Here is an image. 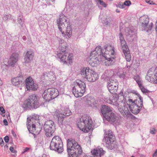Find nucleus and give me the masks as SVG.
<instances>
[{
  "label": "nucleus",
  "instance_id": "obj_14",
  "mask_svg": "<svg viewBox=\"0 0 157 157\" xmlns=\"http://www.w3.org/2000/svg\"><path fill=\"white\" fill-rule=\"evenodd\" d=\"M59 16V19L57 20V22L59 30L62 33V34H63L64 31L63 30L62 28L63 27V29H64V26L66 25V23L65 24L64 22H66L67 20L65 17H64V16L63 14H61Z\"/></svg>",
  "mask_w": 157,
  "mask_h": 157
},
{
  "label": "nucleus",
  "instance_id": "obj_33",
  "mask_svg": "<svg viewBox=\"0 0 157 157\" xmlns=\"http://www.w3.org/2000/svg\"><path fill=\"white\" fill-rule=\"evenodd\" d=\"M127 35L128 37H130L131 38V40H132L136 38V32L131 29L128 30Z\"/></svg>",
  "mask_w": 157,
  "mask_h": 157
},
{
  "label": "nucleus",
  "instance_id": "obj_28",
  "mask_svg": "<svg viewBox=\"0 0 157 157\" xmlns=\"http://www.w3.org/2000/svg\"><path fill=\"white\" fill-rule=\"evenodd\" d=\"M77 86L78 87V89H81L82 92H85L86 89V84L83 82H82L80 80H77L75 83V86Z\"/></svg>",
  "mask_w": 157,
  "mask_h": 157
},
{
  "label": "nucleus",
  "instance_id": "obj_39",
  "mask_svg": "<svg viewBox=\"0 0 157 157\" xmlns=\"http://www.w3.org/2000/svg\"><path fill=\"white\" fill-rule=\"evenodd\" d=\"M48 75H47V72H44L43 74L41 75L40 77V79L41 81H43L44 80H48Z\"/></svg>",
  "mask_w": 157,
  "mask_h": 157
},
{
  "label": "nucleus",
  "instance_id": "obj_56",
  "mask_svg": "<svg viewBox=\"0 0 157 157\" xmlns=\"http://www.w3.org/2000/svg\"><path fill=\"white\" fill-rule=\"evenodd\" d=\"M0 111L2 113H5V111L2 106H1L0 107Z\"/></svg>",
  "mask_w": 157,
  "mask_h": 157
},
{
  "label": "nucleus",
  "instance_id": "obj_21",
  "mask_svg": "<svg viewBox=\"0 0 157 157\" xmlns=\"http://www.w3.org/2000/svg\"><path fill=\"white\" fill-rule=\"evenodd\" d=\"M19 55L17 53H13L11 56L9 61L8 64L10 66L14 65L18 60Z\"/></svg>",
  "mask_w": 157,
  "mask_h": 157
},
{
  "label": "nucleus",
  "instance_id": "obj_20",
  "mask_svg": "<svg viewBox=\"0 0 157 157\" xmlns=\"http://www.w3.org/2000/svg\"><path fill=\"white\" fill-rule=\"evenodd\" d=\"M91 152L93 155L96 157H101L105 153V151L101 148H98L96 149L93 150L91 151Z\"/></svg>",
  "mask_w": 157,
  "mask_h": 157
},
{
  "label": "nucleus",
  "instance_id": "obj_36",
  "mask_svg": "<svg viewBox=\"0 0 157 157\" xmlns=\"http://www.w3.org/2000/svg\"><path fill=\"white\" fill-rule=\"evenodd\" d=\"M17 21L21 26H23L24 23V20L23 16L21 14H20L17 18Z\"/></svg>",
  "mask_w": 157,
  "mask_h": 157
},
{
  "label": "nucleus",
  "instance_id": "obj_49",
  "mask_svg": "<svg viewBox=\"0 0 157 157\" xmlns=\"http://www.w3.org/2000/svg\"><path fill=\"white\" fill-rule=\"evenodd\" d=\"M118 109L119 112L121 113L122 115H123V114L124 113L123 107H119L118 108Z\"/></svg>",
  "mask_w": 157,
  "mask_h": 157
},
{
  "label": "nucleus",
  "instance_id": "obj_16",
  "mask_svg": "<svg viewBox=\"0 0 157 157\" xmlns=\"http://www.w3.org/2000/svg\"><path fill=\"white\" fill-rule=\"evenodd\" d=\"M25 78L23 76L21 75L13 78L11 80V82L14 85L17 86L23 84L25 82Z\"/></svg>",
  "mask_w": 157,
  "mask_h": 157
},
{
  "label": "nucleus",
  "instance_id": "obj_32",
  "mask_svg": "<svg viewBox=\"0 0 157 157\" xmlns=\"http://www.w3.org/2000/svg\"><path fill=\"white\" fill-rule=\"evenodd\" d=\"M115 86H112V85L110 84H108L107 87L111 93L113 94L116 92L118 87Z\"/></svg>",
  "mask_w": 157,
  "mask_h": 157
},
{
  "label": "nucleus",
  "instance_id": "obj_13",
  "mask_svg": "<svg viewBox=\"0 0 157 157\" xmlns=\"http://www.w3.org/2000/svg\"><path fill=\"white\" fill-rule=\"evenodd\" d=\"M25 86L27 90H36L38 88L37 86L35 84L33 79L29 77L25 80Z\"/></svg>",
  "mask_w": 157,
  "mask_h": 157
},
{
  "label": "nucleus",
  "instance_id": "obj_19",
  "mask_svg": "<svg viewBox=\"0 0 157 157\" xmlns=\"http://www.w3.org/2000/svg\"><path fill=\"white\" fill-rule=\"evenodd\" d=\"M67 111L68 112V113H65V114H59V116L57 117L58 119V123L59 126L60 127L62 126L63 124V121L65 117L68 116L71 114V112L70 110H67Z\"/></svg>",
  "mask_w": 157,
  "mask_h": 157
},
{
  "label": "nucleus",
  "instance_id": "obj_31",
  "mask_svg": "<svg viewBox=\"0 0 157 157\" xmlns=\"http://www.w3.org/2000/svg\"><path fill=\"white\" fill-rule=\"evenodd\" d=\"M140 22L141 24V26L142 25L148 24L149 22V18L146 16H144L141 17L140 19Z\"/></svg>",
  "mask_w": 157,
  "mask_h": 157
},
{
  "label": "nucleus",
  "instance_id": "obj_57",
  "mask_svg": "<svg viewBox=\"0 0 157 157\" xmlns=\"http://www.w3.org/2000/svg\"><path fill=\"white\" fill-rule=\"evenodd\" d=\"M4 124L5 126H7L8 125V122L6 119H5L3 121Z\"/></svg>",
  "mask_w": 157,
  "mask_h": 157
},
{
  "label": "nucleus",
  "instance_id": "obj_63",
  "mask_svg": "<svg viewBox=\"0 0 157 157\" xmlns=\"http://www.w3.org/2000/svg\"><path fill=\"white\" fill-rule=\"evenodd\" d=\"M116 11L117 13H120V11L118 9H116Z\"/></svg>",
  "mask_w": 157,
  "mask_h": 157
},
{
  "label": "nucleus",
  "instance_id": "obj_10",
  "mask_svg": "<svg viewBox=\"0 0 157 157\" xmlns=\"http://www.w3.org/2000/svg\"><path fill=\"white\" fill-rule=\"evenodd\" d=\"M146 79L151 83H157V68L153 67L148 71Z\"/></svg>",
  "mask_w": 157,
  "mask_h": 157
},
{
  "label": "nucleus",
  "instance_id": "obj_55",
  "mask_svg": "<svg viewBox=\"0 0 157 157\" xmlns=\"http://www.w3.org/2000/svg\"><path fill=\"white\" fill-rule=\"evenodd\" d=\"M155 131V128H153L152 129H151L150 131V132L152 134H154Z\"/></svg>",
  "mask_w": 157,
  "mask_h": 157
},
{
  "label": "nucleus",
  "instance_id": "obj_53",
  "mask_svg": "<svg viewBox=\"0 0 157 157\" xmlns=\"http://www.w3.org/2000/svg\"><path fill=\"white\" fill-rule=\"evenodd\" d=\"M4 140L6 143H8L9 140V139L8 136H5L4 138Z\"/></svg>",
  "mask_w": 157,
  "mask_h": 157
},
{
  "label": "nucleus",
  "instance_id": "obj_46",
  "mask_svg": "<svg viewBox=\"0 0 157 157\" xmlns=\"http://www.w3.org/2000/svg\"><path fill=\"white\" fill-rule=\"evenodd\" d=\"M54 115L57 117L59 116V114H61V113H59V111L57 109L55 110V112H54Z\"/></svg>",
  "mask_w": 157,
  "mask_h": 157
},
{
  "label": "nucleus",
  "instance_id": "obj_37",
  "mask_svg": "<svg viewBox=\"0 0 157 157\" xmlns=\"http://www.w3.org/2000/svg\"><path fill=\"white\" fill-rule=\"evenodd\" d=\"M134 79L136 81L138 86L142 84V80L139 75H136L134 76Z\"/></svg>",
  "mask_w": 157,
  "mask_h": 157
},
{
  "label": "nucleus",
  "instance_id": "obj_60",
  "mask_svg": "<svg viewBox=\"0 0 157 157\" xmlns=\"http://www.w3.org/2000/svg\"><path fill=\"white\" fill-rule=\"evenodd\" d=\"M153 156H157V149H156L153 155Z\"/></svg>",
  "mask_w": 157,
  "mask_h": 157
},
{
  "label": "nucleus",
  "instance_id": "obj_27",
  "mask_svg": "<svg viewBox=\"0 0 157 157\" xmlns=\"http://www.w3.org/2000/svg\"><path fill=\"white\" fill-rule=\"evenodd\" d=\"M153 26V23L151 22L150 24L144 25L141 26L140 28L142 31H144L148 33H151V31Z\"/></svg>",
  "mask_w": 157,
  "mask_h": 157
},
{
  "label": "nucleus",
  "instance_id": "obj_47",
  "mask_svg": "<svg viewBox=\"0 0 157 157\" xmlns=\"http://www.w3.org/2000/svg\"><path fill=\"white\" fill-rule=\"evenodd\" d=\"M11 15H4L3 17V20L4 21H7L9 18L11 17Z\"/></svg>",
  "mask_w": 157,
  "mask_h": 157
},
{
  "label": "nucleus",
  "instance_id": "obj_43",
  "mask_svg": "<svg viewBox=\"0 0 157 157\" xmlns=\"http://www.w3.org/2000/svg\"><path fill=\"white\" fill-rule=\"evenodd\" d=\"M142 92L143 93H148V90L145 89L142 85V84L139 86Z\"/></svg>",
  "mask_w": 157,
  "mask_h": 157
},
{
  "label": "nucleus",
  "instance_id": "obj_38",
  "mask_svg": "<svg viewBox=\"0 0 157 157\" xmlns=\"http://www.w3.org/2000/svg\"><path fill=\"white\" fill-rule=\"evenodd\" d=\"M128 100L129 103V105L128 104V106L129 105H132L136 103H137V100H134V101H133L132 99L130 98V97L129 96L128 97Z\"/></svg>",
  "mask_w": 157,
  "mask_h": 157
},
{
  "label": "nucleus",
  "instance_id": "obj_23",
  "mask_svg": "<svg viewBox=\"0 0 157 157\" xmlns=\"http://www.w3.org/2000/svg\"><path fill=\"white\" fill-rule=\"evenodd\" d=\"M34 54L33 52V51L31 50L28 51L25 54L24 58L25 63H30L33 59Z\"/></svg>",
  "mask_w": 157,
  "mask_h": 157
},
{
  "label": "nucleus",
  "instance_id": "obj_9",
  "mask_svg": "<svg viewBox=\"0 0 157 157\" xmlns=\"http://www.w3.org/2000/svg\"><path fill=\"white\" fill-rule=\"evenodd\" d=\"M38 117L36 115H33L27 119V127L30 133L33 134L36 130L35 124L38 121Z\"/></svg>",
  "mask_w": 157,
  "mask_h": 157
},
{
  "label": "nucleus",
  "instance_id": "obj_6",
  "mask_svg": "<svg viewBox=\"0 0 157 157\" xmlns=\"http://www.w3.org/2000/svg\"><path fill=\"white\" fill-rule=\"evenodd\" d=\"M81 74L84 78L90 82H94L98 78V76L96 73L90 70L89 68H84L81 69Z\"/></svg>",
  "mask_w": 157,
  "mask_h": 157
},
{
  "label": "nucleus",
  "instance_id": "obj_15",
  "mask_svg": "<svg viewBox=\"0 0 157 157\" xmlns=\"http://www.w3.org/2000/svg\"><path fill=\"white\" fill-rule=\"evenodd\" d=\"M143 107L139 105L137 102L134 104L129 106L130 110L134 114L138 113Z\"/></svg>",
  "mask_w": 157,
  "mask_h": 157
},
{
  "label": "nucleus",
  "instance_id": "obj_8",
  "mask_svg": "<svg viewBox=\"0 0 157 157\" xmlns=\"http://www.w3.org/2000/svg\"><path fill=\"white\" fill-rule=\"evenodd\" d=\"M119 36L121 43L120 46L122 49L127 61L129 62L131 60V56L128 46L122 33H120Z\"/></svg>",
  "mask_w": 157,
  "mask_h": 157
},
{
  "label": "nucleus",
  "instance_id": "obj_58",
  "mask_svg": "<svg viewBox=\"0 0 157 157\" xmlns=\"http://www.w3.org/2000/svg\"><path fill=\"white\" fill-rule=\"evenodd\" d=\"M146 2L147 3H148L150 5L152 4L151 2H152V1H151V0H147L146 1Z\"/></svg>",
  "mask_w": 157,
  "mask_h": 157
},
{
  "label": "nucleus",
  "instance_id": "obj_30",
  "mask_svg": "<svg viewBox=\"0 0 157 157\" xmlns=\"http://www.w3.org/2000/svg\"><path fill=\"white\" fill-rule=\"evenodd\" d=\"M48 89L50 90L49 92H50L52 96V99H54L59 95V92L57 89L53 88Z\"/></svg>",
  "mask_w": 157,
  "mask_h": 157
},
{
  "label": "nucleus",
  "instance_id": "obj_22",
  "mask_svg": "<svg viewBox=\"0 0 157 157\" xmlns=\"http://www.w3.org/2000/svg\"><path fill=\"white\" fill-rule=\"evenodd\" d=\"M72 92L73 94L76 98L81 97L82 96L84 92H82L81 89L76 86H74L72 87Z\"/></svg>",
  "mask_w": 157,
  "mask_h": 157
},
{
  "label": "nucleus",
  "instance_id": "obj_11",
  "mask_svg": "<svg viewBox=\"0 0 157 157\" xmlns=\"http://www.w3.org/2000/svg\"><path fill=\"white\" fill-rule=\"evenodd\" d=\"M103 117L106 120L111 123H113V124L117 125L120 124L121 121L120 118L116 116V115L112 112L108 115H105Z\"/></svg>",
  "mask_w": 157,
  "mask_h": 157
},
{
  "label": "nucleus",
  "instance_id": "obj_52",
  "mask_svg": "<svg viewBox=\"0 0 157 157\" xmlns=\"http://www.w3.org/2000/svg\"><path fill=\"white\" fill-rule=\"evenodd\" d=\"M10 150L13 153H16L17 152V151L16 150L14 149L13 147H10Z\"/></svg>",
  "mask_w": 157,
  "mask_h": 157
},
{
  "label": "nucleus",
  "instance_id": "obj_41",
  "mask_svg": "<svg viewBox=\"0 0 157 157\" xmlns=\"http://www.w3.org/2000/svg\"><path fill=\"white\" fill-rule=\"evenodd\" d=\"M108 84H110L112 85V86H117L118 82L116 80L115 81L112 80L111 79V80H109V81L108 82Z\"/></svg>",
  "mask_w": 157,
  "mask_h": 157
},
{
  "label": "nucleus",
  "instance_id": "obj_34",
  "mask_svg": "<svg viewBox=\"0 0 157 157\" xmlns=\"http://www.w3.org/2000/svg\"><path fill=\"white\" fill-rule=\"evenodd\" d=\"M48 75V80L52 81L54 80L55 79V75L53 72H47Z\"/></svg>",
  "mask_w": 157,
  "mask_h": 157
},
{
  "label": "nucleus",
  "instance_id": "obj_4",
  "mask_svg": "<svg viewBox=\"0 0 157 157\" xmlns=\"http://www.w3.org/2000/svg\"><path fill=\"white\" fill-rule=\"evenodd\" d=\"M93 121L90 117L87 115L83 116L78 122V128L85 132H88L91 128Z\"/></svg>",
  "mask_w": 157,
  "mask_h": 157
},
{
  "label": "nucleus",
  "instance_id": "obj_44",
  "mask_svg": "<svg viewBox=\"0 0 157 157\" xmlns=\"http://www.w3.org/2000/svg\"><path fill=\"white\" fill-rule=\"evenodd\" d=\"M124 6H129L131 4V2L129 0H126L124 3Z\"/></svg>",
  "mask_w": 157,
  "mask_h": 157
},
{
  "label": "nucleus",
  "instance_id": "obj_25",
  "mask_svg": "<svg viewBox=\"0 0 157 157\" xmlns=\"http://www.w3.org/2000/svg\"><path fill=\"white\" fill-rule=\"evenodd\" d=\"M70 151V153H68L69 157H79V155L81 154L82 150L81 148L80 149L73 150V151Z\"/></svg>",
  "mask_w": 157,
  "mask_h": 157
},
{
  "label": "nucleus",
  "instance_id": "obj_64",
  "mask_svg": "<svg viewBox=\"0 0 157 157\" xmlns=\"http://www.w3.org/2000/svg\"><path fill=\"white\" fill-rule=\"evenodd\" d=\"M12 133L13 136H15L16 135L14 133V132L13 130H12Z\"/></svg>",
  "mask_w": 157,
  "mask_h": 157
},
{
  "label": "nucleus",
  "instance_id": "obj_1",
  "mask_svg": "<svg viewBox=\"0 0 157 157\" xmlns=\"http://www.w3.org/2000/svg\"><path fill=\"white\" fill-rule=\"evenodd\" d=\"M104 49H102L101 46H97L94 51L90 53L91 56L99 57L106 66L112 65L115 62V57L114 48L111 45H107L104 47Z\"/></svg>",
  "mask_w": 157,
  "mask_h": 157
},
{
  "label": "nucleus",
  "instance_id": "obj_5",
  "mask_svg": "<svg viewBox=\"0 0 157 157\" xmlns=\"http://www.w3.org/2000/svg\"><path fill=\"white\" fill-rule=\"evenodd\" d=\"M49 148L51 150L59 153H61L63 151V142L59 136H56L53 138L50 142Z\"/></svg>",
  "mask_w": 157,
  "mask_h": 157
},
{
  "label": "nucleus",
  "instance_id": "obj_54",
  "mask_svg": "<svg viewBox=\"0 0 157 157\" xmlns=\"http://www.w3.org/2000/svg\"><path fill=\"white\" fill-rule=\"evenodd\" d=\"M0 144L1 147H2L4 145V142L2 138H0Z\"/></svg>",
  "mask_w": 157,
  "mask_h": 157
},
{
  "label": "nucleus",
  "instance_id": "obj_2",
  "mask_svg": "<svg viewBox=\"0 0 157 157\" xmlns=\"http://www.w3.org/2000/svg\"><path fill=\"white\" fill-rule=\"evenodd\" d=\"M59 46L57 56L60 59V61L64 64H70L72 62L73 55L68 53L67 51L68 46L64 40L58 38Z\"/></svg>",
  "mask_w": 157,
  "mask_h": 157
},
{
  "label": "nucleus",
  "instance_id": "obj_7",
  "mask_svg": "<svg viewBox=\"0 0 157 157\" xmlns=\"http://www.w3.org/2000/svg\"><path fill=\"white\" fill-rule=\"evenodd\" d=\"M104 138L102 140L103 144L108 148L113 149L114 147V144L113 142L115 139V136L113 134L111 130H109L105 132Z\"/></svg>",
  "mask_w": 157,
  "mask_h": 157
},
{
  "label": "nucleus",
  "instance_id": "obj_50",
  "mask_svg": "<svg viewBox=\"0 0 157 157\" xmlns=\"http://www.w3.org/2000/svg\"><path fill=\"white\" fill-rule=\"evenodd\" d=\"M99 2V3L101 5L103 6L104 7H106V4H105L102 0H100Z\"/></svg>",
  "mask_w": 157,
  "mask_h": 157
},
{
  "label": "nucleus",
  "instance_id": "obj_48",
  "mask_svg": "<svg viewBox=\"0 0 157 157\" xmlns=\"http://www.w3.org/2000/svg\"><path fill=\"white\" fill-rule=\"evenodd\" d=\"M93 105L94 106L98 107H99L98 101H94L93 102Z\"/></svg>",
  "mask_w": 157,
  "mask_h": 157
},
{
  "label": "nucleus",
  "instance_id": "obj_59",
  "mask_svg": "<svg viewBox=\"0 0 157 157\" xmlns=\"http://www.w3.org/2000/svg\"><path fill=\"white\" fill-rule=\"evenodd\" d=\"M29 149H30V148L29 147H26L25 148V150L24 151L22 152V153H25V152H26L28 151L29 150Z\"/></svg>",
  "mask_w": 157,
  "mask_h": 157
},
{
  "label": "nucleus",
  "instance_id": "obj_61",
  "mask_svg": "<svg viewBox=\"0 0 157 157\" xmlns=\"http://www.w3.org/2000/svg\"><path fill=\"white\" fill-rule=\"evenodd\" d=\"M109 22V21H106V22H105V24L106 25H108Z\"/></svg>",
  "mask_w": 157,
  "mask_h": 157
},
{
  "label": "nucleus",
  "instance_id": "obj_3",
  "mask_svg": "<svg viewBox=\"0 0 157 157\" xmlns=\"http://www.w3.org/2000/svg\"><path fill=\"white\" fill-rule=\"evenodd\" d=\"M44 102L42 98H40L35 94L30 96L28 99L25 101L23 107L25 109H33L44 106Z\"/></svg>",
  "mask_w": 157,
  "mask_h": 157
},
{
  "label": "nucleus",
  "instance_id": "obj_17",
  "mask_svg": "<svg viewBox=\"0 0 157 157\" xmlns=\"http://www.w3.org/2000/svg\"><path fill=\"white\" fill-rule=\"evenodd\" d=\"M66 25H67V27H66L65 26L64 29H63V27H62V29H63V30L64 31V34L62 35L63 36H66V38H68L71 36L72 34V30L70 23L66 22Z\"/></svg>",
  "mask_w": 157,
  "mask_h": 157
},
{
  "label": "nucleus",
  "instance_id": "obj_62",
  "mask_svg": "<svg viewBox=\"0 0 157 157\" xmlns=\"http://www.w3.org/2000/svg\"><path fill=\"white\" fill-rule=\"evenodd\" d=\"M22 39L23 40H25L26 38V37L25 36H23L22 37Z\"/></svg>",
  "mask_w": 157,
  "mask_h": 157
},
{
  "label": "nucleus",
  "instance_id": "obj_29",
  "mask_svg": "<svg viewBox=\"0 0 157 157\" xmlns=\"http://www.w3.org/2000/svg\"><path fill=\"white\" fill-rule=\"evenodd\" d=\"M49 89L45 90L43 94V97L46 101H49L52 100Z\"/></svg>",
  "mask_w": 157,
  "mask_h": 157
},
{
  "label": "nucleus",
  "instance_id": "obj_51",
  "mask_svg": "<svg viewBox=\"0 0 157 157\" xmlns=\"http://www.w3.org/2000/svg\"><path fill=\"white\" fill-rule=\"evenodd\" d=\"M119 77L123 79H126V77L124 73H122L120 75Z\"/></svg>",
  "mask_w": 157,
  "mask_h": 157
},
{
  "label": "nucleus",
  "instance_id": "obj_12",
  "mask_svg": "<svg viewBox=\"0 0 157 157\" xmlns=\"http://www.w3.org/2000/svg\"><path fill=\"white\" fill-rule=\"evenodd\" d=\"M67 151L71 152L70 151H73V150L80 149L81 148L80 145L75 141L74 140L68 139L67 141Z\"/></svg>",
  "mask_w": 157,
  "mask_h": 157
},
{
  "label": "nucleus",
  "instance_id": "obj_35",
  "mask_svg": "<svg viewBox=\"0 0 157 157\" xmlns=\"http://www.w3.org/2000/svg\"><path fill=\"white\" fill-rule=\"evenodd\" d=\"M47 129H48V130H47L44 129L45 134L46 136L47 137H50L52 136V134L55 132V131H52V128H51L50 127H49Z\"/></svg>",
  "mask_w": 157,
  "mask_h": 157
},
{
  "label": "nucleus",
  "instance_id": "obj_24",
  "mask_svg": "<svg viewBox=\"0 0 157 157\" xmlns=\"http://www.w3.org/2000/svg\"><path fill=\"white\" fill-rule=\"evenodd\" d=\"M101 112L103 117L105 115H108L112 112L111 108L105 105H102L101 109Z\"/></svg>",
  "mask_w": 157,
  "mask_h": 157
},
{
  "label": "nucleus",
  "instance_id": "obj_45",
  "mask_svg": "<svg viewBox=\"0 0 157 157\" xmlns=\"http://www.w3.org/2000/svg\"><path fill=\"white\" fill-rule=\"evenodd\" d=\"M117 7L123 9L124 8V4H122V2H120L117 5Z\"/></svg>",
  "mask_w": 157,
  "mask_h": 157
},
{
  "label": "nucleus",
  "instance_id": "obj_18",
  "mask_svg": "<svg viewBox=\"0 0 157 157\" xmlns=\"http://www.w3.org/2000/svg\"><path fill=\"white\" fill-rule=\"evenodd\" d=\"M88 62L90 65L93 67H97L99 63L98 57L90 54Z\"/></svg>",
  "mask_w": 157,
  "mask_h": 157
},
{
  "label": "nucleus",
  "instance_id": "obj_26",
  "mask_svg": "<svg viewBox=\"0 0 157 157\" xmlns=\"http://www.w3.org/2000/svg\"><path fill=\"white\" fill-rule=\"evenodd\" d=\"M49 127L51 128L52 131H55L56 130L55 125L54 122L51 120H48L46 121L44 125V129L48 130Z\"/></svg>",
  "mask_w": 157,
  "mask_h": 157
},
{
  "label": "nucleus",
  "instance_id": "obj_42",
  "mask_svg": "<svg viewBox=\"0 0 157 157\" xmlns=\"http://www.w3.org/2000/svg\"><path fill=\"white\" fill-rule=\"evenodd\" d=\"M136 95L139 98L140 101V102L139 101H138L137 103L139 104L140 106H141L142 107H143V108H144L143 106V100L142 98L140 96V95L138 93H136Z\"/></svg>",
  "mask_w": 157,
  "mask_h": 157
},
{
  "label": "nucleus",
  "instance_id": "obj_40",
  "mask_svg": "<svg viewBox=\"0 0 157 157\" xmlns=\"http://www.w3.org/2000/svg\"><path fill=\"white\" fill-rule=\"evenodd\" d=\"M124 113L123 115H129L130 113L127 107L124 104H123Z\"/></svg>",
  "mask_w": 157,
  "mask_h": 157
}]
</instances>
